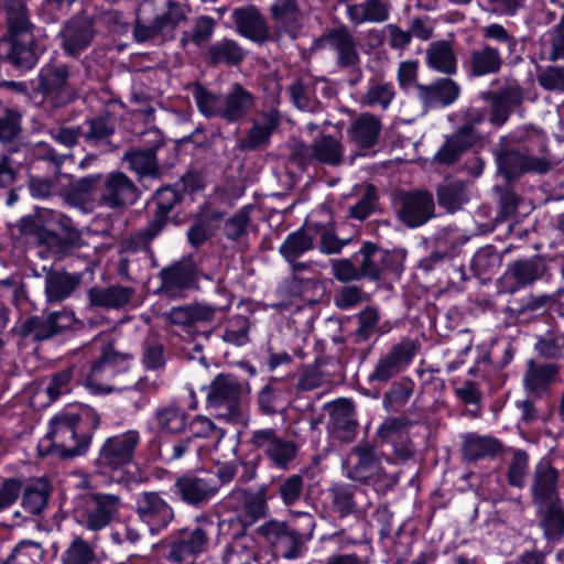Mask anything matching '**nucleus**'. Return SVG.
<instances>
[{"mask_svg":"<svg viewBox=\"0 0 564 564\" xmlns=\"http://www.w3.org/2000/svg\"><path fill=\"white\" fill-rule=\"evenodd\" d=\"M529 457L525 452L517 449L513 452L512 460L508 470L510 485L521 487L527 476Z\"/></svg>","mask_w":564,"mask_h":564,"instance_id":"obj_59","label":"nucleus"},{"mask_svg":"<svg viewBox=\"0 0 564 564\" xmlns=\"http://www.w3.org/2000/svg\"><path fill=\"white\" fill-rule=\"evenodd\" d=\"M291 98L294 105L305 111H313L316 102L313 98L311 78H301L291 86Z\"/></svg>","mask_w":564,"mask_h":564,"instance_id":"obj_52","label":"nucleus"},{"mask_svg":"<svg viewBox=\"0 0 564 564\" xmlns=\"http://www.w3.org/2000/svg\"><path fill=\"white\" fill-rule=\"evenodd\" d=\"M135 513L152 534L166 529L174 519L170 503L155 491H142L137 496Z\"/></svg>","mask_w":564,"mask_h":564,"instance_id":"obj_9","label":"nucleus"},{"mask_svg":"<svg viewBox=\"0 0 564 564\" xmlns=\"http://www.w3.org/2000/svg\"><path fill=\"white\" fill-rule=\"evenodd\" d=\"M438 203L448 212H454L467 200L465 187L462 183H446L438 187Z\"/></svg>","mask_w":564,"mask_h":564,"instance_id":"obj_51","label":"nucleus"},{"mask_svg":"<svg viewBox=\"0 0 564 564\" xmlns=\"http://www.w3.org/2000/svg\"><path fill=\"white\" fill-rule=\"evenodd\" d=\"M395 89L392 83L373 80L361 98V104L371 108L387 110L395 98Z\"/></svg>","mask_w":564,"mask_h":564,"instance_id":"obj_41","label":"nucleus"},{"mask_svg":"<svg viewBox=\"0 0 564 564\" xmlns=\"http://www.w3.org/2000/svg\"><path fill=\"white\" fill-rule=\"evenodd\" d=\"M163 28L164 21L159 20L158 17L150 24L143 23L141 20L137 19L133 35L138 42H145L159 35L166 37Z\"/></svg>","mask_w":564,"mask_h":564,"instance_id":"obj_62","label":"nucleus"},{"mask_svg":"<svg viewBox=\"0 0 564 564\" xmlns=\"http://www.w3.org/2000/svg\"><path fill=\"white\" fill-rule=\"evenodd\" d=\"M413 357L414 349L412 345L399 344L378 360L369 379L371 381L377 380L386 382L403 371L411 364Z\"/></svg>","mask_w":564,"mask_h":564,"instance_id":"obj_14","label":"nucleus"},{"mask_svg":"<svg viewBox=\"0 0 564 564\" xmlns=\"http://www.w3.org/2000/svg\"><path fill=\"white\" fill-rule=\"evenodd\" d=\"M323 42L326 46L336 51L337 61L340 66H355L359 62L356 43L346 30L332 31L323 39Z\"/></svg>","mask_w":564,"mask_h":564,"instance_id":"obj_29","label":"nucleus"},{"mask_svg":"<svg viewBox=\"0 0 564 564\" xmlns=\"http://www.w3.org/2000/svg\"><path fill=\"white\" fill-rule=\"evenodd\" d=\"M160 431L177 434L187 426V414L180 405L171 402L158 406L153 414Z\"/></svg>","mask_w":564,"mask_h":564,"instance_id":"obj_33","label":"nucleus"},{"mask_svg":"<svg viewBox=\"0 0 564 564\" xmlns=\"http://www.w3.org/2000/svg\"><path fill=\"white\" fill-rule=\"evenodd\" d=\"M557 479V470L549 463H540L536 465L532 486L534 499L539 502L552 499L556 491Z\"/></svg>","mask_w":564,"mask_h":564,"instance_id":"obj_36","label":"nucleus"},{"mask_svg":"<svg viewBox=\"0 0 564 564\" xmlns=\"http://www.w3.org/2000/svg\"><path fill=\"white\" fill-rule=\"evenodd\" d=\"M63 46L69 55H75L86 48L93 39V30L88 22H69L63 33Z\"/></svg>","mask_w":564,"mask_h":564,"instance_id":"obj_37","label":"nucleus"},{"mask_svg":"<svg viewBox=\"0 0 564 564\" xmlns=\"http://www.w3.org/2000/svg\"><path fill=\"white\" fill-rule=\"evenodd\" d=\"M377 203V191L372 185H368L365 189L362 197L350 207V216L362 220L367 218L375 209Z\"/></svg>","mask_w":564,"mask_h":564,"instance_id":"obj_61","label":"nucleus"},{"mask_svg":"<svg viewBox=\"0 0 564 564\" xmlns=\"http://www.w3.org/2000/svg\"><path fill=\"white\" fill-rule=\"evenodd\" d=\"M257 532L271 544H290L291 547L283 554L285 558H296L300 556L303 538L300 533L289 530L285 523L271 520L261 524Z\"/></svg>","mask_w":564,"mask_h":564,"instance_id":"obj_20","label":"nucleus"},{"mask_svg":"<svg viewBox=\"0 0 564 564\" xmlns=\"http://www.w3.org/2000/svg\"><path fill=\"white\" fill-rule=\"evenodd\" d=\"M196 271L191 261H183L161 271L162 289L171 297L178 296L195 283Z\"/></svg>","mask_w":564,"mask_h":564,"instance_id":"obj_21","label":"nucleus"},{"mask_svg":"<svg viewBox=\"0 0 564 564\" xmlns=\"http://www.w3.org/2000/svg\"><path fill=\"white\" fill-rule=\"evenodd\" d=\"M421 98L430 106H447L456 100L458 86L451 79H443L434 86H420Z\"/></svg>","mask_w":564,"mask_h":564,"instance_id":"obj_39","label":"nucleus"},{"mask_svg":"<svg viewBox=\"0 0 564 564\" xmlns=\"http://www.w3.org/2000/svg\"><path fill=\"white\" fill-rule=\"evenodd\" d=\"M271 12L276 28V35H288L295 39L302 26L304 17L296 6L295 0H274Z\"/></svg>","mask_w":564,"mask_h":564,"instance_id":"obj_18","label":"nucleus"},{"mask_svg":"<svg viewBox=\"0 0 564 564\" xmlns=\"http://www.w3.org/2000/svg\"><path fill=\"white\" fill-rule=\"evenodd\" d=\"M206 544L207 534L203 529L185 531L181 539L172 544L169 557L174 562L182 563L187 557L202 553Z\"/></svg>","mask_w":564,"mask_h":564,"instance_id":"obj_28","label":"nucleus"},{"mask_svg":"<svg viewBox=\"0 0 564 564\" xmlns=\"http://www.w3.org/2000/svg\"><path fill=\"white\" fill-rule=\"evenodd\" d=\"M521 102V95L517 89H506L492 101V113L490 121L496 126L503 124L509 116L510 109Z\"/></svg>","mask_w":564,"mask_h":564,"instance_id":"obj_46","label":"nucleus"},{"mask_svg":"<svg viewBox=\"0 0 564 564\" xmlns=\"http://www.w3.org/2000/svg\"><path fill=\"white\" fill-rule=\"evenodd\" d=\"M330 419L335 430H343L347 434L356 427L354 406L347 400L337 401L332 405Z\"/></svg>","mask_w":564,"mask_h":564,"instance_id":"obj_50","label":"nucleus"},{"mask_svg":"<svg viewBox=\"0 0 564 564\" xmlns=\"http://www.w3.org/2000/svg\"><path fill=\"white\" fill-rule=\"evenodd\" d=\"M75 372H77V368L75 366H70L52 377L50 383L45 388V393L51 402L55 401L59 395L70 391L72 379L75 376Z\"/></svg>","mask_w":564,"mask_h":564,"instance_id":"obj_54","label":"nucleus"},{"mask_svg":"<svg viewBox=\"0 0 564 564\" xmlns=\"http://www.w3.org/2000/svg\"><path fill=\"white\" fill-rule=\"evenodd\" d=\"M122 507V498L118 495L89 494L85 497L83 506L75 511V519L89 531H100L119 517Z\"/></svg>","mask_w":564,"mask_h":564,"instance_id":"obj_4","label":"nucleus"},{"mask_svg":"<svg viewBox=\"0 0 564 564\" xmlns=\"http://www.w3.org/2000/svg\"><path fill=\"white\" fill-rule=\"evenodd\" d=\"M512 271L514 279L520 285L533 282L541 274L539 263L531 260L516 262Z\"/></svg>","mask_w":564,"mask_h":564,"instance_id":"obj_63","label":"nucleus"},{"mask_svg":"<svg viewBox=\"0 0 564 564\" xmlns=\"http://www.w3.org/2000/svg\"><path fill=\"white\" fill-rule=\"evenodd\" d=\"M238 32L252 41L263 42L269 39V30L263 17L254 7L238 8L232 12Z\"/></svg>","mask_w":564,"mask_h":564,"instance_id":"obj_22","label":"nucleus"},{"mask_svg":"<svg viewBox=\"0 0 564 564\" xmlns=\"http://www.w3.org/2000/svg\"><path fill=\"white\" fill-rule=\"evenodd\" d=\"M392 256L393 254H390L387 250L380 249L372 243H365L362 248L354 254L352 260L358 265L360 278L378 279L382 265H391L387 262V259Z\"/></svg>","mask_w":564,"mask_h":564,"instance_id":"obj_26","label":"nucleus"},{"mask_svg":"<svg viewBox=\"0 0 564 564\" xmlns=\"http://www.w3.org/2000/svg\"><path fill=\"white\" fill-rule=\"evenodd\" d=\"M250 442L254 447L262 449L265 456L281 468H286L297 453V447L293 442L280 437L272 429L253 431Z\"/></svg>","mask_w":564,"mask_h":564,"instance_id":"obj_10","label":"nucleus"},{"mask_svg":"<svg viewBox=\"0 0 564 564\" xmlns=\"http://www.w3.org/2000/svg\"><path fill=\"white\" fill-rule=\"evenodd\" d=\"M501 65V54L491 46L486 45L470 52L469 70L474 76H485L497 73Z\"/></svg>","mask_w":564,"mask_h":564,"instance_id":"obj_35","label":"nucleus"},{"mask_svg":"<svg viewBox=\"0 0 564 564\" xmlns=\"http://www.w3.org/2000/svg\"><path fill=\"white\" fill-rule=\"evenodd\" d=\"M167 352L163 343L154 335H149L141 347V364L144 369L160 372L165 368Z\"/></svg>","mask_w":564,"mask_h":564,"instance_id":"obj_40","label":"nucleus"},{"mask_svg":"<svg viewBox=\"0 0 564 564\" xmlns=\"http://www.w3.org/2000/svg\"><path fill=\"white\" fill-rule=\"evenodd\" d=\"M380 132V120L371 113H364L351 122L347 133L357 148L370 149L377 144Z\"/></svg>","mask_w":564,"mask_h":564,"instance_id":"obj_24","label":"nucleus"},{"mask_svg":"<svg viewBox=\"0 0 564 564\" xmlns=\"http://www.w3.org/2000/svg\"><path fill=\"white\" fill-rule=\"evenodd\" d=\"M249 213L247 209H241L236 213L231 218L226 221L225 234L231 240L239 239L245 232L249 224Z\"/></svg>","mask_w":564,"mask_h":564,"instance_id":"obj_64","label":"nucleus"},{"mask_svg":"<svg viewBox=\"0 0 564 564\" xmlns=\"http://www.w3.org/2000/svg\"><path fill=\"white\" fill-rule=\"evenodd\" d=\"M330 495L333 505L336 510L341 514L346 516L352 512L355 508L354 503V488L349 485H334L330 488Z\"/></svg>","mask_w":564,"mask_h":564,"instance_id":"obj_58","label":"nucleus"},{"mask_svg":"<svg viewBox=\"0 0 564 564\" xmlns=\"http://www.w3.org/2000/svg\"><path fill=\"white\" fill-rule=\"evenodd\" d=\"M40 87L45 95L56 94L59 104L70 101L78 84L65 66L46 65L40 73Z\"/></svg>","mask_w":564,"mask_h":564,"instance_id":"obj_11","label":"nucleus"},{"mask_svg":"<svg viewBox=\"0 0 564 564\" xmlns=\"http://www.w3.org/2000/svg\"><path fill=\"white\" fill-rule=\"evenodd\" d=\"M191 438L213 437L216 440L214 449L219 453L220 458L236 456L238 442L235 438H226L223 431L218 429L206 416L197 415L188 424Z\"/></svg>","mask_w":564,"mask_h":564,"instance_id":"obj_16","label":"nucleus"},{"mask_svg":"<svg viewBox=\"0 0 564 564\" xmlns=\"http://www.w3.org/2000/svg\"><path fill=\"white\" fill-rule=\"evenodd\" d=\"M132 294V289L122 285L93 288L88 292L91 305L107 308H119L126 305L131 300Z\"/></svg>","mask_w":564,"mask_h":564,"instance_id":"obj_32","label":"nucleus"},{"mask_svg":"<svg viewBox=\"0 0 564 564\" xmlns=\"http://www.w3.org/2000/svg\"><path fill=\"white\" fill-rule=\"evenodd\" d=\"M50 486L46 480L37 479L28 488L22 498V505L31 513H39L47 503Z\"/></svg>","mask_w":564,"mask_h":564,"instance_id":"obj_47","label":"nucleus"},{"mask_svg":"<svg viewBox=\"0 0 564 564\" xmlns=\"http://www.w3.org/2000/svg\"><path fill=\"white\" fill-rule=\"evenodd\" d=\"M73 323V314L52 312L45 317L33 316L23 324V334L32 335L36 340H45L56 335Z\"/></svg>","mask_w":564,"mask_h":564,"instance_id":"obj_19","label":"nucleus"},{"mask_svg":"<svg viewBox=\"0 0 564 564\" xmlns=\"http://www.w3.org/2000/svg\"><path fill=\"white\" fill-rule=\"evenodd\" d=\"M242 386L230 375H218L209 384L206 394L207 405L217 412L218 417L228 422L243 420L241 402Z\"/></svg>","mask_w":564,"mask_h":564,"instance_id":"obj_3","label":"nucleus"},{"mask_svg":"<svg viewBox=\"0 0 564 564\" xmlns=\"http://www.w3.org/2000/svg\"><path fill=\"white\" fill-rule=\"evenodd\" d=\"M542 527L549 539H557L564 532V510L558 503H552L544 512Z\"/></svg>","mask_w":564,"mask_h":564,"instance_id":"obj_53","label":"nucleus"},{"mask_svg":"<svg viewBox=\"0 0 564 564\" xmlns=\"http://www.w3.org/2000/svg\"><path fill=\"white\" fill-rule=\"evenodd\" d=\"M7 18L13 34L10 57L19 67L31 68L35 57L30 44L32 42L28 30L30 26L25 4L22 0H10L7 6Z\"/></svg>","mask_w":564,"mask_h":564,"instance_id":"obj_5","label":"nucleus"},{"mask_svg":"<svg viewBox=\"0 0 564 564\" xmlns=\"http://www.w3.org/2000/svg\"><path fill=\"white\" fill-rule=\"evenodd\" d=\"M155 150L156 147L131 150L124 154L123 160L127 161L129 167L140 176L155 175L158 172Z\"/></svg>","mask_w":564,"mask_h":564,"instance_id":"obj_45","label":"nucleus"},{"mask_svg":"<svg viewBox=\"0 0 564 564\" xmlns=\"http://www.w3.org/2000/svg\"><path fill=\"white\" fill-rule=\"evenodd\" d=\"M347 13L355 24L381 23L389 18V6L381 0H367L348 6Z\"/></svg>","mask_w":564,"mask_h":564,"instance_id":"obj_31","label":"nucleus"},{"mask_svg":"<svg viewBox=\"0 0 564 564\" xmlns=\"http://www.w3.org/2000/svg\"><path fill=\"white\" fill-rule=\"evenodd\" d=\"M80 279L65 272L53 271L45 276V294L50 303L62 302L78 286Z\"/></svg>","mask_w":564,"mask_h":564,"instance_id":"obj_34","label":"nucleus"},{"mask_svg":"<svg viewBox=\"0 0 564 564\" xmlns=\"http://www.w3.org/2000/svg\"><path fill=\"white\" fill-rule=\"evenodd\" d=\"M99 423V415L93 408H68L51 420L46 437L39 445L40 452L55 453L63 458L83 455L90 446L93 433Z\"/></svg>","mask_w":564,"mask_h":564,"instance_id":"obj_1","label":"nucleus"},{"mask_svg":"<svg viewBox=\"0 0 564 564\" xmlns=\"http://www.w3.org/2000/svg\"><path fill=\"white\" fill-rule=\"evenodd\" d=\"M434 215V200L427 192H412L400 196L399 217L409 227H419Z\"/></svg>","mask_w":564,"mask_h":564,"instance_id":"obj_13","label":"nucleus"},{"mask_svg":"<svg viewBox=\"0 0 564 564\" xmlns=\"http://www.w3.org/2000/svg\"><path fill=\"white\" fill-rule=\"evenodd\" d=\"M175 486L182 499L194 506L208 502L219 490V485L210 476H184Z\"/></svg>","mask_w":564,"mask_h":564,"instance_id":"obj_17","label":"nucleus"},{"mask_svg":"<svg viewBox=\"0 0 564 564\" xmlns=\"http://www.w3.org/2000/svg\"><path fill=\"white\" fill-rule=\"evenodd\" d=\"M343 470L347 478L368 482L375 486L391 487L397 482V478L387 477L378 459L375 457L369 446L355 447L343 460Z\"/></svg>","mask_w":564,"mask_h":564,"instance_id":"obj_6","label":"nucleus"},{"mask_svg":"<svg viewBox=\"0 0 564 564\" xmlns=\"http://www.w3.org/2000/svg\"><path fill=\"white\" fill-rule=\"evenodd\" d=\"M193 98L204 117H219L228 122H236L245 117L256 104L254 96L240 84L232 85L224 96L196 85L193 88Z\"/></svg>","mask_w":564,"mask_h":564,"instance_id":"obj_2","label":"nucleus"},{"mask_svg":"<svg viewBox=\"0 0 564 564\" xmlns=\"http://www.w3.org/2000/svg\"><path fill=\"white\" fill-rule=\"evenodd\" d=\"M120 356L115 354L111 347H102L99 359L91 365L86 376L80 379L82 383L94 393L112 391L110 381L117 372L116 364Z\"/></svg>","mask_w":564,"mask_h":564,"instance_id":"obj_12","label":"nucleus"},{"mask_svg":"<svg viewBox=\"0 0 564 564\" xmlns=\"http://www.w3.org/2000/svg\"><path fill=\"white\" fill-rule=\"evenodd\" d=\"M210 57L214 62L236 64L243 57L241 48L232 41H224L210 48Z\"/></svg>","mask_w":564,"mask_h":564,"instance_id":"obj_56","label":"nucleus"},{"mask_svg":"<svg viewBox=\"0 0 564 564\" xmlns=\"http://www.w3.org/2000/svg\"><path fill=\"white\" fill-rule=\"evenodd\" d=\"M93 560V547L79 536L72 541L63 555L64 564H89Z\"/></svg>","mask_w":564,"mask_h":564,"instance_id":"obj_55","label":"nucleus"},{"mask_svg":"<svg viewBox=\"0 0 564 564\" xmlns=\"http://www.w3.org/2000/svg\"><path fill=\"white\" fill-rule=\"evenodd\" d=\"M223 339L236 346H242L248 341V321L238 316L229 322L226 327Z\"/></svg>","mask_w":564,"mask_h":564,"instance_id":"obj_60","label":"nucleus"},{"mask_svg":"<svg viewBox=\"0 0 564 564\" xmlns=\"http://www.w3.org/2000/svg\"><path fill=\"white\" fill-rule=\"evenodd\" d=\"M44 556L42 545L34 541H21L6 558L9 564H36Z\"/></svg>","mask_w":564,"mask_h":564,"instance_id":"obj_49","label":"nucleus"},{"mask_svg":"<svg viewBox=\"0 0 564 564\" xmlns=\"http://www.w3.org/2000/svg\"><path fill=\"white\" fill-rule=\"evenodd\" d=\"M500 449V444L492 437L469 435L464 443V454L468 459L492 456Z\"/></svg>","mask_w":564,"mask_h":564,"instance_id":"obj_48","label":"nucleus"},{"mask_svg":"<svg viewBox=\"0 0 564 564\" xmlns=\"http://www.w3.org/2000/svg\"><path fill=\"white\" fill-rule=\"evenodd\" d=\"M101 200L109 207H118L133 202L137 197V187L122 172H112L101 180Z\"/></svg>","mask_w":564,"mask_h":564,"instance_id":"obj_15","label":"nucleus"},{"mask_svg":"<svg viewBox=\"0 0 564 564\" xmlns=\"http://www.w3.org/2000/svg\"><path fill=\"white\" fill-rule=\"evenodd\" d=\"M318 231L315 226H307L290 234L280 246V253L286 261L299 259L314 248Z\"/></svg>","mask_w":564,"mask_h":564,"instance_id":"obj_27","label":"nucleus"},{"mask_svg":"<svg viewBox=\"0 0 564 564\" xmlns=\"http://www.w3.org/2000/svg\"><path fill=\"white\" fill-rule=\"evenodd\" d=\"M218 311L216 306L197 303L173 307L166 314V318L172 325L188 328L197 323L212 322Z\"/></svg>","mask_w":564,"mask_h":564,"instance_id":"obj_25","label":"nucleus"},{"mask_svg":"<svg viewBox=\"0 0 564 564\" xmlns=\"http://www.w3.org/2000/svg\"><path fill=\"white\" fill-rule=\"evenodd\" d=\"M497 163L500 173L507 181L523 173L535 172L546 173L554 165L550 154L533 155L520 150H506L497 155Z\"/></svg>","mask_w":564,"mask_h":564,"instance_id":"obj_8","label":"nucleus"},{"mask_svg":"<svg viewBox=\"0 0 564 564\" xmlns=\"http://www.w3.org/2000/svg\"><path fill=\"white\" fill-rule=\"evenodd\" d=\"M556 373V366L551 364L536 365L533 360H530L528 362V371L524 376L527 390L533 393L543 391Z\"/></svg>","mask_w":564,"mask_h":564,"instance_id":"obj_44","label":"nucleus"},{"mask_svg":"<svg viewBox=\"0 0 564 564\" xmlns=\"http://www.w3.org/2000/svg\"><path fill=\"white\" fill-rule=\"evenodd\" d=\"M279 126V115L275 110L262 112L254 118L252 127L239 142L241 150H254L267 144L271 134Z\"/></svg>","mask_w":564,"mask_h":564,"instance_id":"obj_23","label":"nucleus"},{"mask_svg":"<svg viewBox=\"0 0 564 564\" xmlns=\"http://www.w3.org/2000/svg\"><path fill=\"white\" fill-rule=\"evenodd\" d=\"M304 480L300 475L285 478L279 486V495L285 506L296 503L303 494Z\"/></svg>","mask_w":564,"mask_h":564,"instance_id":"obj_57","label":"nucleus"},{"mask_svg":"<svg viewBox=\"0 0 564 564\" xmlns=\"http://www.w3.org/2000/svg\"><path fill=\"white\" fill-rule=\"evenodd\" d=\"M307 152L311 159L321 163L338 165L341 162L344 148L338 140L332 137H323L315 141Z\"/></svg>","mask_w":564,"mask_h":564,"instance_id":"obj_42","label":"nucleus"},{"mask_svg":"<svg viewBox=\"0 0 564 564\" xmlns=\"http://www.w3.org/2000/svg\"><path fill=\"white\" fill-rule=\"evenodd\" d=\"M139 441L140 434L134 430L106 438L95 460L96 467L101 474L122 469L132 462Z\"/></svg>","mask_w":564,"mask_h":564,"instance_id":"obj_7","label":"nucleus"},{"mask_svg":"<svg viewBox=\"0 0 564 564\" xmlns=\"http://www.w3.org/2000/svg\"><path fill=\"white\" fill-rule=\"evenodd\" d=\"M180 197L176 191L171 187H164L156 192L155 204L156 215L154 223L145 230L147 239H152L156 236L163 226L164 219L174 205L178 202Z\"/></svg>","mask_w":564,"mask_h":564,"instance_id":"obj_43","label":"nucleus"},{"mask_svg":"<svg viewBox=\"0 0 564 564\" xmlns=\"http://www.w3.org/2000/svg\"><path fill=\"white\" fill-rule=\"evenodd\" d=\"M478 139L477 132L469 124L462 127L456 134L446 140L442 149L436 153V159L445 164L457 160L463 151L470 148Z\"/></svg>","mask_w":564,"mask_h":564,"instance_id":"obj_30","label":"nucleus"},{"mask_svg":"<svg viewBox=\"0 0 564 564\" xmlns=\"http://www.w3.org/2000/svg\"><path fill=\"white\" fill-rule=\"evenodd\" d=\"M426 56L431 68L444 74L455 73L457 65L456 56L451 43L447 41H436L430 44Z\"/></svg>","mask_w":564,"mask_h":564,"instance_id":"obj_38","label":"nucleus"}]
</instances>
